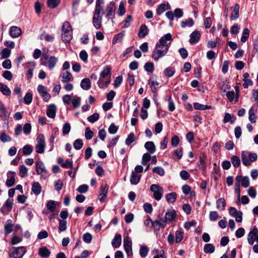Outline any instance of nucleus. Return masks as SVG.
<instances>
[{
	"label": "nucleus",
	"mask_w": 258,
	"mask_h": 258,
	"mask_svg": "<svg viewBox=\"0 0 258 258\" xmlns=\"http://www.w3.org/2000/svg\"><path fill=\"white\" fill-rule=\"evenodd\" d=\"M19 175L22 177H26L28 176V169L24 165H21L19 167Z\"/></svg>",
	"instance_id": "46"
},
{
	"label": "nucleus",
	"mask_w": 258,
	"mask_h": 258,
	"mask_svg": "<svg viewBox=\"0 0 258 258\" xmlns=\"http://www.w3.org/2000/svg\"><path fill=\"white\" fill-rule=\"evenodd\" d=\"M247 241L249 244L252 245L254 241L258 243V229L253 227L247 235Z\"/></svg>",
	"instance_id": "9"
},
{
	"label": "nucleus",
	"mask_w": 258,
	"mask_h": 258,
	"mask_svg": "<svg viewBox=\"0 0 258 258\" xmlns=\"http://www.w3.org/2000/svg\"><path fill=\"white\" fill-rule=\"evenodd\" d=\"M235 180L236 181H240L241 186L244 188H246L249 185V179L247 176L238 175L236 177Z\"/></svg>",
	"instance_id": "17"
},
{
	"label": "nucleus",
	"mask_w": 258,
	"mask_h": 258,
	"mask_svg": "<svg viewBox=\"0 0 258 258\" xmlns=\"http://www.w3.org/2000/svg\"><path fill=\"white\" fill-rule=\"evenodd\" d=\"M123 246L127 256L132 255V242L128 235L125 236L123 238Z\"/></svg>",
	"instance_id": "11"
},
{
	"label": "nucleus",
	"mask_w": 258,
	"mask_h": 258,
	"mask_svg": "<svg viewBox=\"0 0 258 258\" xmlns=\"http://www.w3.org/2000/svg\"><path fill=\"white\" fill-rule=\"evenodd\" d=\"M172 40V35L170 33H167L161 37L157 44L162 46H165L167 47L166 49L169 50Z\"/></svg>",
	"instance_id": "7"
},
{
	"label": "nucleus",
	"mask_w": 258,
	"mask_h": 258,
	"mask_svg": "<svg viewBox=\"0 0 258 258\" xmlns=\"http://www.w3.org/2000/svg\"><path fill=\"white\" fill-rule=\"evenodd\" d=\"M176 216V212L174 210H167L165 214V218L167 221L169 223L172 221Z\"/></svg>",
	"instance_id": "24"
},
{
	"label": "nucleus",
	"mask_w": 258,
	"mask_h": 258,
	"mask_svg": "<svg viewBox=\"0 0 258 258\" xmlns=\"http://www.w3.org/2000/svg\"><path fill=\"white\" fill-rule=\"evenodd\" d=\"M56 107L54 104L49 105L47 108L46 114L48 117L54 118L55 117Z\"/></svg>",
	"instance_id": "21"
},
{
	"label": "nucleus",
	"mask_w": 258,
	"mask_h": 258,
	"mask_svg": "<svg viewBox=\"0 0 258 258\" xmlns=\"http://www.w3.org/2000/svg\"><path fill=\"white\" fill-rule=\"evenodd\" d=\"M124 35V31L116 34L113 38L112 44H115L117 43L121 42L123 39Z\"/></svg>",
	"instance_id": "37"
},
{
	"label": "nucleus",
	"mask_w": 258,
	"mask_h": 258,
	"mask_svg": "<svg viewBox=\"0 0 258 258\" xmlns=\"http://www.w3.org/2000/svg\"><path fill=\"white\" fill-rule=\"evenodd\" d=\"M148 84L150 85L152 91L154 93L157 91L159 86V83L156 81L155 77L151 76L148 81Z\"/></svg>",
	"instance_id": "18"
},
{
	"label": "nucleus",
	"mask_w": 258,
	"mask_h": 258,
	"mask_svg": "<svg viewBox=\"0 0 258 258\" xmlns=\"http://www.w3.org/2000/svg\"><path fill=\"white\" fill-rule=\"evenodd\" d=\"M37 91L39 95L42 97L44 101H48L51 96L47 91L46 87L42 85H39L37 87Z\"/></svg>",
	"instance_id": "12"
},
{
	"label": "nucleus",
	"mask_w": 258,
	"mask_h": 258,
	"mask_svg": "<svg viewBox=\"0 0 258 258\" xmlns=\"http://www.w3.org/2000/svg\"><path fill=\"white\" fill-rule=\"evenodd\" d=\"M152 171L153 173H155L161 176H163L165 174V170L164 168L160 166L154 167Z\"/></svg>",
	"instance_id": "51"
},
{
	"label": "nucleus",
	"mask_w": 258,
	"mask_h": 258,
	"mask_svg": "<svg viewBox=\"0 0 258 258\" xmlns=\"http://www.w3.org/2000/svg\"><path fill=\"white\" fill-rule=\"evenodd\" d=\"M166 47L160 46L157 43L152 51V57L156 61L163 56H165L167 53L168 50L166 49Z\"/></svg>",
	"instance_id": "3"
},
{
	"label": "nucleus",
	"mask_w": 258,
	"mask_h": 258,
	"mask_svg": "<svg viewBox=\"0 0 258 258\" xmlns=\"http://www.w3.org/2000/svg\"><path fill=\"white\" fill-rule=\"evenodd\" d=\"M239 6L235 4L233 8V12L231 15V18L232 20H236L239 16Z\"/></svg>",
	"instance_id": "45"
},
{
	"label": "nucleus",
	"mask_w": 258,
	"mask_h": 258,
	"mask_svg": "<svg viewBox=\"0 0 258 258\" xmlns=\"http://www.w3.org/2000/svg\"><path fill=\"white\" fill-rule=\"evenodd\" d=\"M102 16H94L93 17V24L94 26L97 29H99L102 26Z\"/></svg>",
	"instance_id": "29"
},
{
	"label": "nucleus",
	"mask_w": 258,
	"mask_h": 258,
	"mask_svg": "<svg viewBox=\"0 0 258 258\" xmlns=\"http://www.w3.org/2000/svg\"><path fill=\"white\" fill-rule=\"evenodd\" d=\"M229 214L235 218L237 222H241L242 221V213L237 211L235 208L230 207L229 210Z\"/></svg>",
	"instance_id": "13"
},
{
	"label": "nucleus",
	"mask_w": 258,
	"mask_h": 258,
	"mask_svg": "<svg viewBox=\"0 0 258 258\" xmlns=\"http://www.w3.org/2000/svg\"><path fill=\"white\" fill-rule=\"evenodd\" d=\"M33 151V147L29 145H26L23 148V153L25 155H29L32 153Z\"/></svg>",
	"instance_id": "52"
},
{
	"label": "nucleus",
	"mask_w": 258,
	"mask_h": 258,
	"mask_svg": "<svg viewBox=\"0 0 258 258\" xmlns=\"http://www.w3.org/2000/svg\"><path fill=\"white\" fill-rule=\"evenodd\" d=\"M21 33V29L17 26H12L10 29L9 34L13 38L19 37Z\"/></svg>",
	"instance_id": "20"
},
{
	"label": "nucleus",
	"mask_w": 258,
	"mask_h": 258,
	"mask_svg": "<svg viewBox=\"0 0 258 258\" xmlns=\"http://www.w3.org/2000/svg\"><path fill=\"white\" fill-rule=\"evenodd\" d=\"M31 190L35 195H39L42 190V187L38 182H34L32 185Z\"/></svg>",
	"instance_id": "28"
},
{
	"label": "nucleus",
	"mask_w": 258,
	"mask_h": 258,
	"mask_svg": "<svg viewBox=\"0 0 258 258\" xmlns=\"http://www.w3.org/2000/svg\"><path fill=\"white\" fill-rule=\"evenodd\" d=\"M58 58L55 56L44 54L41 58V64L47 67L49 70H52L55 67Z\"/></svg>",
	"instance_id": "2"
},
{
	"label": "nucleus",
	"mask_w": 258,
	"mask_h": 258,
	"mask_svg": "<svg viewBox=\"0 0 258 258\" xmlns=\"http://www.w3.org/2000/svg\"><path fill=\"white\" fill-rule=\"evenodd\" d=\"M36 168L37 173L39 175L46 172L45 167L41 161H39L36 163Z\"/></svg>",
	"instance_id": "27"
},
{
	"label": "nucleus",
	"mask_w": 258,
	"mask_h": 258,
	"mask_svg": "<svg viewBox=\"0 0 258 258\" xmlns=\"http://www.w3.org/2000/svg\"><path fill=\"white\" fill-rule=\"evenodd\" d=\"M72 99V96L69 94L64 95L62 98L63 103L66 105H69L71 104Z\"/></svg>",
	"instance_id": "54"
},
{
	"label": "nucleus",
	"mask_w": 258,
	"mask_h": 258,
	"mask_svg": "<svg viewBox=\"0 0 258 258\" xmlns=\"http://www.w3.org/2000/svg\"><path fill=\"white\" fill-rule=\"evenodd\" d=\"M121 243V236L120 234H116L112 240L111 244L115 248L119 247Z\"/></svg>",
	"instance_id": "25"
},
{
	"label": "nucleus",
	"mask_w": 258,
	"mask_h": 258,
	"mask_svg": "<svg viewBox=\"0 0 258 258\" xmlns=\"http://www.w3.org/2000/svg\"><path fill=\"white\" fill-rule=\"evenodd\" d=\"M150 159V155L149 153H145L142 156V164L143 165H146V164H148Z\"/></svg>",
	"instance_id": "61"
},
{
	"label": "nucleus",
	"mask_w": 258,
	"mask_h": 258,
	"mask_svg": "<svg viewBox=\"0 0 258 258\" xmlns=\"http://www.w3.org/2000/svg\"><path fill=\"white\" fill-rule=\"evenodd\" d=\"M135 140V136L134 134L131 133L125 140V144L127 146L131 145Z\"/></svg>",
	"instance_id": "63"
},
{
	"label": "nucleus",
	"mask_w": 258,
	"mask_h": 258,
	"mask_svg": "<svg viewBox=\"0 0 258 258\" xmlns=\"http://www.w3.org/2000/svg\"><path fill=\"white\" fill-rule=\"evenodd\" d=\"M73 146L76 150H80L83 147V142L81 139H77L74 141Z\"/></svg>",
	"instance_id": "58"
},
{
	"label": "nucleus",
	"mask_w": 258,
	"mask_h": 258,
	"mask_svg": "<svg viewBox=\"0 0 258 258\" xmlns=\"http://www.w3.org/2000/svg\"><path fill=\"white\" fill-rule=\"evenodd\" d=\"M8 174H12L13 176L10 177L9 179H8L6 181V185L8 187L12 186L15 183V178L14 175L15 174V172L14 171H9L8 173Z\"/></svg>",
	"instance_id": "41"
},
{
	"label": "nucleus",
	"mask_w": 258,
	"mask_h": 258,
	"mask_svg": "<svg viewBox=\"0 0 258 258\" xmlns=\"http://www.w3.org/2000/svg\"><path fill=\"white\" fill-rule=\"evenodd\" d=\"M150 190L153 193L154 198L157 200H160L163 195V188L158 184H153L150 186Z\"/></svg>",
	"instance_id": "5"
},
{
	"label": "nucleus",
	"mask_w": 258,
	"mask_h": 258,
	"mask_svg": "<svg viewBox=\"0 0 258 258\" xmlns=\"http://www.w3.org/2000/svg\"><path fill=\"white\" fill-rule=\"evenodd\" d=\"M204 251L205 253H213L215 251V247L213 244L209 243L205 245Z\"/></svg>",
	"instance_id": "50"
},
{
	"label": "nucleus",
	"mask_w": 258,
	"mask_h": 258,
	"mask_svg": "<svg viewBox=\"0 0 258 258\" xmlns=\"http://www.w3.org/2000/svg\"><path fill=\"white\" fill-rule=\"evenodd\" d=\"M248 119L252 123L256 122V116L253 107H251L248 110Z\"/></svg>",
	"instance_id": "38"
},
{
	"label": "nucleus",
	"mask_w": 258,
	"mask_h": 258,
	"mask_svg": "<svg viewBox=\"0 0 258 258\" xmlns=\"http://www.w3.org/2000/svg\"><path fill=\"white\" fill-rule=\"evenodd\" d=\"M0 140L4 143L9 142L11 141L12 139L9 135H7L5 133H3L0 135Z\"/></svg>",
	"instance_id": "64"
},
{
	"label": "nucleus",
	"mask_w": 258,
	"mask_h": 258,
	"mask_svg": "<svg viewBox=\"0 0 258 258\" xmlns=\"http://www.w3.org/2000/svg\"><path fill=\"white\" fill-rule=\"evenodd\" d=\"M175 73V70L174 68L169 67L166 68L163 71L164 75L166 77L170 78L173 76Z\"/></svg>",
	"instance_id": "33"
},
{
	"label": "nucleus",
	"mask_w": 258,
	"mask_h": 258,
	"mask_svg": "<svg viewBox=\"0 0 258 258\" xmlns=\"http://www.w3.org/2000/svg\"><path fill=\"white\" fill-rule=\"evenodd\" d=\"M110 72V69L109 67L106 66L103 68V71L101 72L100 74V77L106 78L107 76L109 75Z\"/></svg>",
	"instance_id": "55"
},
{
	"label": "nucleus",
	"mask_w": 258,
	"mask_h": 258,
	"mask_svg": "<svg viewBox=\"0 0 258 258\" xmlns=\"http://www.w3.org/2000/svg\"><path fill=\"white\" fill-rule=\"evenodd\" d=\"M168 10H170V7L169 3H163L158 6L156 9V13L158 15H160L164 11Z\"/></svg>",
	"instance_id": "23"
},
{
	"label": "nucleus",
	"mask_w": 258,
	"mask_h": 258,
	"mask_svg": "<svg viewBox=\"0 0 258 258\" xmlns=\"http://www.w3.org/2000/svg\"><path fill=\"white\" fill-rule=\"evenodd\" d=\"M67 229V222L64 220H59L58 230L59 232L64 231Z\"/></svg>",
	"instance_id": "60"
},
{
	"label": "nucleus",
	"mask_w": 258,
	"mask_h": 258,
	"mask_svg": "<svg viewBox=\"0 0 258 258\" xmlns=\"http://www.w3.org/2000/svg\"><path fill=\"white\" fill-rule=\"evenodd\" d=\"M194 107L195 109L200 110H204L209 109L211 108V106L201 104L198 102L194 103Z\"/></svg>",
	"instance_id": "44"
},
{
	"label": "nucleus",
	"mask_w": 258,
	"mask_h": 258,
	"mask_svg": "<svg viewBox=\"0 0 258 258\" xmlns=\"http://www.w3.org/2000/svg\"><path fill=\"white\" fill-rule=\"evenodd\" d=\"M145 148L150 154H153L155 151V146L154 143L151 141H148L145 144Z\"/></svg>",
	"instance_id": "32"
},
{
	"label": "nucleus",
	"mask_w": 258,
	"mask_h": 258,
	"mask_svg": "<svg viewBox=\"0 0 258 258\" xmlns=\"http://www.w3.org/2000/svg\"><path fill=\"white\" fill-rule=\"evenodd\" d=\"M201 37V34L198 31H194L191 34L189 42L191 44H196L198 42Z\"/></svg>",
	"instance_id": "22"
},
{
	"label": "nucleus",
	"mask_w": 258,
	"mask_h": 258,
	"mask_svg": "<svg viewBox=\"0 0 258 258\" xmlns=\"http://www.w3.org/2000/svg\"><path fill=\"white\" fill-rule=\"evenodd\" d=\"M148 33L149 29L147 26L146 25H142L140 28L138 36L140 38H144L147 35Z\"/></svg>",
	"instance_id": "30"
},
{
	"label": "nucleus",
	"mask_w": 258,
	"mask_h": 258,
	"mask_svg": "<svg viewBox=\"0 0 258 258\" xmlns=\"http://www.w3.org/2000/svg\"><path fill=\"white\" fill-rule=\"evenodd\" d=\"M111 81L110 77L108 78H103L100 77L98 81L97 84L100 88H104L107 87Z\"/></svg>",
	"instance_id": "19"
},
{
	"label": "nucleus",
	"mask_w": 258,
	"mask_h": 258,
	"mask_svg": "<svg viewBox=\"0 0 258 258\" xmlns=\"http://www.w3.org/2000/svg\"><path fill=\"white\" fill-rule=\"evenodd\" d=\"M81 98L80 97L74 96L72 100L71 104L74 108H78L81 105Z\"/></svg>",
	"instance_id": "42"
},
{
	"label": "nucleus",
	"mask_w": 258,
	"mask_h": 258,
	"mask_svg": "<svg viewBox=\"0 0 258 258\" xmlns=\"http://www.w3.org/2000/svg\"><path fill=\"white\" fill-rule=\"evenodd\" d=\"M0 91L5 95H10L11 91L9 87L3 84H0Z\"/></svg>",
	"instance_id": "43"
},
{
	"label": "nucleus",
	"mask_w": 258,
	"mask_h": 258,
	"mask_svg": "<svg viewBox=\"0 0 258 258\" xmlns=\"http://www.w3.org/2000/svg\"><path fill=\"white\" fill-rule=\"evenodd\" d=\"M46 207L51 212L54 211L56 208V202L52 200L48 201L46 204Z\"/></svg>",
	"instance_id": "53"
},
{
	"label": "nucleus",
	"mask_w": 258,
	"mask_h": 258,
	"mask_svg": "<svg viewBox=\"0 0 258 258\" xmlns=\"http://www.w3.org/2000/svg\"><path fill=\"white\" fill-rule=\"evenodd\" d=\"M80 86L85 90H89L91 87V82L89 78H85L81 81Z\"/></svg>",
	"instance_id": "31"
},
{
	"label": "nucleus",
	"mask_w": 258,
	"mask_h": 258,
	"mask_svg": "<svg viewBox=\"0 0 258 258\" xmlns=\"http://www.w3.org/2000/svg\"><path fill=\"white\" fill-rule=\"evenodd\" d=\"M249 36V30L248 28H244L240 40L242 42H245Z\"/></svg>",
	"instance_id": "48"
},
{
	"label": "nucleus",
	"mask_w": 258,
	"mask_h": 258,
	"mask_svg": "<svg viewBox=\"0 0 258 258\" xmlns=\"http://www.w3.org/2000/svg\"><path fill=\"white\" fill-rule=\"evenodd\" d=\"M226 202L224 198L219 199L216 202V208L218 210L223 211L225 209Z\"/></svg>",
	"instance_id": "39"
},
{
	"label": "nucleus",
	"mask_w": 258,
	"mask_h": 258,
	"mask_svg": "<svg viewBox=\"0 0 258 258\" xmlns=\"http://www.w3.org/2000/svg\"><path fill=\"white\" fill-rule=\"evenodd\" d=\"M104 0H96L94 16H101V13H103V6Z\"/></svg>",
	"instance_id": "15"
},
{
	"label": "nucleus",
	"mask_w": 258,
	"mask_h": 258,
	"mask_svg": "<svg viewBox=\"0 0 258 258\" xmlns=\"http://www.w3.org/2000/svg\"><path fill=\"white\" fill-rule=\"evenodd\" d=\"M231 161L235 168L238 167L240 165V160L237 156H233L231 158Z\"/></svg>",
	"instance_id": "49"
},
{
	"label": "nucleus",
	"mask_w": 258,
	"mask_h": 258,
	"mask_svg": "<svg viewBox=\"0 0 258 258\" xmlns=\"http://www.w3.org/2000/svg\"><path fill=\"white\" fill-rule=\"evenodd\" d=\"M145 70L149 73H152L154 70V64L152 62H148L144 66Z\"/></svg>",
	"instance_id": "59"
},
{
	"label": "nucleus",
	"mask_w": 258,
	"mask_h": 258,
	"mask_svg": "<svg viewBox=\"0 0 258 258\" xmlns=\"http://www.w3.org/2000/svg\"><path fill=\"white\" fill-rule=\"evenodd\" d=\"M73 37V30L70 23L66 21L63 24L61 38L63 41L69 42Z\"/></svg>",
	"instance_id": "1"
},
{
	"label": "nucleus",
	"mask_w": 258,
	"mask_h": 258,
	"mask_svg": "<svg viewBox=\"0 0 258 258\" xmlns=\"http://www.w3.org/2000/svg\"><path fill=\"white\" fill-rule=\"evenodd\" d=\"M115 10L116 7L115 3L113 1L110 2L109 4L107 5L105 9V17L108 19H113L115 16Z\"/></svg>",
	"instance_id": "8"
},
{
	"label": "nucleus",
	"mask_w": 258,
	"mask_h": 258,
	"mask_svg": "<svg viewBox=\"0 0 258 258\" xmlns=\"http://www.w3.org/2000/svg\"><path fill=\"white\" fill-rule=\"evenodd\" d=\"M59 77L61 78V81L63 83H69L72 81L74 79L72 74L68 71L61 73Z\"/></svg>",
	"instance_id": "16"
},
{
	"label": "nucleus",
	"mask_w": 258,
	"mask_h": 258,
	"mask_svg": "<svg viewBox=\"0 0 258 258\" xmlns=\"http://www.w3.org/2000/svg\"><path fill=\"white\" fill-rule=\"evenodd\" d=\"M26 252V249L24 246L13 247L9 252L10 258H22Z\"/></svg>",
	"instance_id": "4"
},
{
	"label": "nucleus",
	"mask_w": 258,
	"mask_h": 258,
	"mask_svg": "<svg viewBox=\"0 0 258 258\" xmlns=\"http://www.w3.org/2000/svg\"><path fill=\"white\" fill-rule=\"evenodd\" d=\"M38 253L41 257L46 258L49 256L50 252L46 247H42L39 249Z\"/></svg>",
	"instance_id": "34"
},
{
	"label": "nucleus",
	"mask_w": 258,
	"mask_h": 258,
	"mask_svg": "<svg viewBox=\"0 0 258 258\" xmlns=\"http://www.w3.org/2000/svg\"><path fill=\"white\" fill-rule=\"evenodd\" d=\"M241 161L242 164L245 166H247L250 165L248 151H242L241 152Z\"/></svg>",
	"instance_id": "26"
},
{
	"label": "nucleus",
	"mask_w": 258,
	"mask_h": 258,
	"mask_svg": "<svg viewBox=\"0 0 258 258\" xmlns=\"http://www.w3.org/2000/svg\"><path fill=\"white\" fill-rule=\"evenodd\" d=\"M183 232L181 231H176L175 232V242L179 243L183 239Z\"/></svg>",
	"instance_id": "62"
},
{
	"label": "nucleus",
	"mask_w": 258,
	"mask_h": 258,
	"mask_svg": "<svg viewBox=\"0 0 258 258\" xmlns=\"http://www.w3.org/2000/svg\"><path fill=\"white\" fill-rule=\"evenodd\" d=\"M37 144L35 151L37 153L42 154L44 152L45 147V140L43 135L39 134L36 138Z\"/></svg>",
	"instance_id": "6"
},
{
	"label": "nucleus",
	"mask_w": 258,
	"mask_h": 258,
	"mask_svg": "<svg viewBox=\"0 0 258 258\" xmlns=\"http://www.w3.org/2000/svg\"><path fill=\"white\" fill-rule=\"evenodd\" d=\"M60 3V0H47V5L50 8H56Z\"/></svg>",
	"instance_id": "57"
},
{
	"label": "nucleus",
	"mask_w": 258,
	"mask_h": 258,
	"mask_svg": "<svg viewBox=\"0 0 258 258\" xmlns=\"http://www.w3.org/2000/svg\"><path fill=\"white\" fill-rule=\"evenodd\" d=\"M194 25V21L191 18L184 20L181 23V27L182 28H184L186 27H192Z\"/></svg>",
	"instance_id": "40"
},
{
	"label": "nucleus",
	"mask_w": 258,
	"mask_h": 258,
	"mask_svg": "<svg viewBox=\"0 0 258 258\" xmlns=\"http://www.w3.org/2000/svg\"><path fill=\"white\" fill-rule=\"evenodd\" d=\"M149 252V249L146 245H143L140 249V254L141 257H145Z\"/></svg>",
	"instance_id": "56"
},
{
	"label": "nucleus",
	"mask_w": 258,
	"mask_h": 258,
	"mask_svg": "<svg viewBox=\"0 0 258 258\" xmlns=\"http://www.w3.org/2000/svg\"><path fill=\"white\" fill-rule=\"evenodd\" d=\"M141 175H138L135 172H133L131 174L130 181L132 184H137L140 180Z\"/></svg>",
	"instance_id": "36"
},
{
	"label": "nucleus",
	"mask_w": 258,
	"mask_h": 258,
	"mask_svg": "<svg viewBox=\"0 0 258 258\" xmlns=\"http://www.w3.org/2000/svg\"><path fill=\"white\" fill-rule=\"evenodd\" d=\"M13 205L12 199H8L1 208V212L4 214H8L12 210Z\"/></svg>",
	"instance_id": "14"
},
{
	"label": "nucleus",
	"mask_w": 258,
	"mask_h": 258,
	"mask_svg": "<svg viewBox=\"0 0 258 258\" xmlns=\"http://www.w3.org/2000/svg\"><path fill=\"white\" fill-rule=\"evenodd\" d=\"M168 223L165 217H160L159 220H155L153 222L152 226L155 230L159 231L160 228H165Z\"/></svg>",
	"instance_id": "10"
},
{
	"label": "nucleus",
	"mask_w": 258,
	"mask_h": 258,
	"mask_svg": "<svg viewBox=\"0 0 258 258\" xmlns=\"http://www.w3.org/2000/svg\"><path fill=\"white\" fill-rule=\"evenodd\" d=\"M165 198L168 203H174L177 198V194L174 192L165 195Z\"/></svg>",
	"instance_id": "35"
},
{
	"label": "nucleus",
	"mask_w": 258,
	"mask_h": 258,
	"mask_svg": "<svg viewBox=\"0 0 258 258\" xmlns=\"http://www.w3.org/2000/svg\"><path fill=\"white\" fill-rule=\"evenodd\" d=\"M13 225L10 221H8L5 225V233L6 235L9 234L13 231Z\"/></svg>",
	"instance_id": "47"
}]
</instances>
